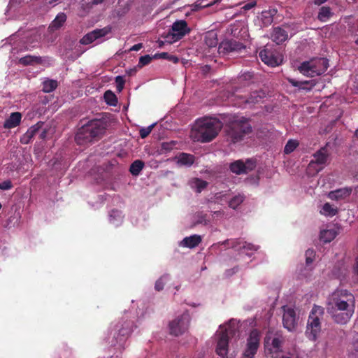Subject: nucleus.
I'll list each match as a JSON object with an SVG mask.
<instances>
[{
    "label": "nucleus",
    "mask_w": 358,
    "mask_h": 358,
    "mask_svg": "<svg viewBox=\"0 0 358 358\" xmlns=\"http://www.w3.org/2000/svg\"><path fill=\"white\" fill-rule=\"evenodd\" d=\"M355 303L351 292L346 289L336 290L328 298L327 312L335 323L345 325L355 313Z\"/></svg>",
    "instance_id": "f257e3e1"
},
{
    "label": "nucleus",
    "mask_w": 358,
    "mask_h": 358,
    "mask_svg": "<svg viewBox=\"0 0 358 358\" xmlns=\"http://www.w3.org/2000/svg\"><path fill=\"white\" fill-rule=\"evenodd\" d=\"M222 127V123L216 118H203L196 122L195 126L196 141L207 143L214 139Z\"/></svg>",
    "instance_id": "f03ea898"
},
{
    "label": "nucleus",
    "mask_w": 358,
    "mask_h": 358,
    "mask_svg": "<svg viewBox=\"0 0 358 358\" xmlns=\"http://www.w3.org/2000/svg\"><path fill=\"white\" fill-rule=\"evenodd\" d=\"M106 123L100 120H93L83 125L77 132L75 140L79 145H83L100 138L106 129Z\"/></svg>",
    "instance_id": "7ed1b4c3"
},
{
    "label": "nucleus",
    "mask_w": 358,
    "mask_h": 358,
    "mask_svg": "<svg viewBox=\"0 0 358 358\" xmlns=\"http://www.w3.org/2000/svg\"><path fill=\"white\" fill-rule=\"evenodd\" d=\"M251 131L252 127L249 121L243 117L234 118L226 127L228 138L234 143L242 141Z\"/></svg>",
    "instance_id": "20e7f679"
},
{
    "label": "nucleus",
    "mask_w": 358,
    "mask_h": 358,
    "mask_svg": "<svg viewBox=\"0 0 358 358\" xmlns=\"http://www.w3.org/2000/svg\"><path fill=\"white\" fill-rule=\"evenodd\" d=\"M220 331L217 333V343L216 352L220 357L224 358L228 353L229 341L234 337L236 333L235 324L231 322L224 326H220Z\"/></svg>",
    "instance_id": "39448f33"
},
{
    "label": "nucleus",
    "mask_w": 358,
    "mask_h": 358,
    "mask_svg": "<svg viewBox=\"0 0 358 358\" xmlns=\"http://www.w3.org/2000/svg\"><path fill=\"white\" fill-rule=\"evenodd\" d=\"M323 314L322 307L314 306L309 315L306 335L311 341H315L321 331L320 317Z\"/></svg>",
    "instance_id": "423d86ee"
},
{
    "label": "nucleus",
    "mask_w": 358,
    "mask_h": 358,
    "mask_svg": "<svg viewBox=\"0 0 358 358\" xmlns=\"http://www.w3.org/2000/svg\"><path fill=\"white\" fill-rule=\"evenodd\" d=\"M329 67V61L326 58H317L303 62L299 69L308 77H315L323 74Z\"/></svg>",
    "instance_id": "0eeeda50"
},
{
    "label": "nucleus",
    "mask_w": 358,
    "mask_h": 358,
    "mask_svg": "<svg viewBox=\"0 0 358 358\" xmlns=\"http://www.w3.org/2000/svg\"><path fill=\"white\" fill-rule=\"evenodd\" d=\"M190 31L185 20H177L173 24L169 33L165 35V41L171 44L182 38Z\"/></svg>",
    "instance_id": "6e6552de"
},
{
    "label": "nucleus",
    "mask_w": 358,
    "mask_h": 358,
    "mask_svg": "<svg viewBox=\"0 0 358 358\" xmlns=\"http://www.w3.org/2000/svg\"><path fill=\"white\" fill-rule=\"evenodd\" d=\"M329 152L326 148H322L313 155L312 159L308 166L307 171L311 175H315L321 171L326 165L329 159Z\"/></svg>",
    "instance_id": "1a4fd4ad"
},
{
    "label": "nucleus",
    "mask_w": 358,
    "mask_h": 358,
    "mask_svg": "<svg viewBox=\"0 0 358 358\" xmlns=\"http://www.w3.org/2000/svg\"><path fill=\"white\" fill-rule=\"evenodd\" d=\"M190 316L184 313L180 317L169 323V331L171 335L178 336L184 334L189 328Z\"/></svg>",
    "instance_id": "9d476101"
},
{
    "label": "nucleus",
    "mask_w": 358,
    "mask_h": 358,
    "mask_svg": "<svg viewBox=\"0 0 358 358\" xmlns=\"http://www.w3.org/2000/svg\"><path fill=\"white\" fill-rule=\"evenodd\" d=\"M284 342V337L280 334H277L273 338L266 336L264 341L266 353L272 358L278 357L282 351Z\"/></svg>",
    "instance_id": "9b49d317"
},
{
    "label": "nucleus",
    "mask_w": 358,
    "mask_h": 358,
    "mask_svg": "<svg viewBox=\"0 0 358 358\" xmlns=\"http://www.w3.org/2000/svg\"><path fill=\"white\" fill-rule=\"evenodd\" d=\"M260 334L257 329L250 331L241 358H254L259 346Z\"/></svg>",
    "instance_id": "f8f14e48"
},
{
    "label": "nucleus",
    "mask_w": 358,
    "mask_h": 358,
    "mask_svg": "<svg viewBox=\"0 0 358 358\" xmlns=\"http://www.w3.org/2000/svg\"><path fill=\"white\" fill-rule=\"evenodd\" d=\"M259 55L262 61L268 66H276L282 62L281 55L271 45H266Z\"/></svg>",
    "instance_id": "ddd939ff"
},
{
    "label": "nucleus",
    "mask_w": 358,
    "mask_h": 358,
    "mask_svg": "<svg viewBox=\"0 0 358 358\" xmlns=\"http://www.w3.org/2000/svg\"><path fill=\"white\" fill-rule=\"evenodd\" d=\"M245 46L236 40H226L221 42L218 46L219 54L226 55L231 52H238L244 50Z\"/></svg>",
    "instance_id": "4468645a"
},
{
    "label": "nucleus",
    "mask_w": 358,
    "mask_h": 358,
    "mask_svg": "<svg viewBox=\"0 0 358 358\" xmlns=\"http://www.w3.org/2000/svg\"><path fill=\"white\" fill-rule=\"evenodd\" d=\"M256 166L255 161L248 159L245 163L242 160H237L230 164V171L237 175L247 173L252 171Z\"/></svg>",
    "instance_id": "2eb2a0df"
},
{
    "label": "nucleus",
    "mask_w": 358,
    "mask_h": 358,
    "mask_svg": "<svg viewBox=\"0 0 358 358\" xmlns=\"http://www.w3.org/2000/svg\"><path fill=\"white\" fill-rule=\"evenodd\" d=\"M282 323L285 328L289 331H294L297 326L295 310L289 307L283 306Z\"/></svg>",
    "instance_id": "dca6fc26"
},
{
    "label": "nucleus",
    "mask_w": 358,
    "mask_h": 358,
    "mask_svg": "<svg viewBox=\"0 0 358 358\" xmlns=\"http://www.w3.org/2000/svg\"><path fill=\"white\" fill-rule=\"evenodd\" d=\"M111 31L110 27H105L103 29H96L93 30L92 31L85 35L81 39L80 43L84 45H88L95 40L105 36L108 33Z\"/></svg>",
    "instance_id": "f3484780"
},
{
    "label": "nucleus",
    "mask_w": 358,
    "mask_h": 358,
    "mask_svg": "<svg viewBox=\"0 0 358 358\" xmlns=\"http://www.w3.org/2000/svg\"><path fill=\"white\" fill-rule=\"evenodd\" d=\"M271 39L277 45L282 44L288 39L287 32L281 27H275L271 34Z\"/></svg>",
    "instance_id": "a211bd4d"
},
{
    "label": "nucleus",
    "mask_w": 358,
    "mask_h": 358,
    "mask_svg": "<svg viewBox=\"0 0 358 358\" xmlns=\"http://www.w3.org/2000/svg\"><path fill=\"white\" fill-rule=\"evenodd\" d=\"M352 192V189L351 187H344L336 189L334 191H331L328 197L332 200H339L348 197Z\"/></svg>",
    "instance_id": "6ab92c4d"
},
{
    "label": "nucleus",
    "mask_w": 358,
    "mask_h": 358,
    "mask_svg": "<svg viewBox=\"0 0 358 358\" xmlns=\"http://www.w3.org/2000/svg\"><path fill=\"white\" fill-rule=\"evenodd\" d=\"M22 115L19 112L12 113L10 117L6 120L3 127L6 129H12L18 126L21 122Z\"/></svg>",
    "instance_id": "aec40b11"
},
{
    "label": "nucleus",
    "mask_w": 358,
    "mask_h": 358,
    "mask_svg": "<svg viewBox=\"0 0 358 358\" xmlns=\"http://www.w3.org/2000/svg\"><path fill=\"white\" fill-rule=\"evenodd\" d=\"M45 59L42 57L26 55L19 59V64L26 66L34 64H42Z\"/></svg>",
    "instance_id": "412c9836"
},
{
    "label": "nucleus",
    "mask_w": 358,
    "mask_h": 358,
    "mask_svg": "<svg viewBox=\"0 0 358 358\" xmlns=\"http://www.w3.org/2000/svg\"><path fill=\"white\" fill-rule=\"evenodd\" d=\"M201 237L199 235H192L185 237L180 243V245L189 248H193L197 246L201 242Z\"/></svg>",
    "instance_id": "4be33fe9"
},
{
    "label": "nucleus",
    "mask_w": 358,
    "mask_h": 358,
    "mask_svg": "<svg viewBox=\"0 0 358 358\" xmlns=\"http://www.w3.org/2000/svg\"><path fill=\"white\" fill-rule=\"evenodd\" d=\"M176 159H177L178 164L187 166H190L192 165L195 160V157L193 155L185 152L179 154V155L177 156Z\"/></svg>",
    "instance_id": "5701e85b"
},
{
    "label": "nucleus",
    "mask_w": 358,
    "mask_h": 358,
    "mask_svg": "<svg viewBox=\"0 0 358 358\" xmlns=\"http://www.w3.org/2000/svg\"><path fill=\"white\" fill-rule=\"evenodd\" d=\"M66 20V15L64 13H59L55 20L51 22L48 29L50 31L59 29Z\"/></svg>",
    "instance_id": "b1692460"
},
{
    "label": "nucleus",
    "mask_w": 358,
    "mask_h": 358,
    "mask_svg": "<svg viewBox=\"0 0 358 358\" xmlns=\"http://www.w3.org/2000/svg\"><path fill=\"white\" fill-rule=\"evenodd\" d=\"M205 44L209 48H216L218 44L217 34L213 31H208L204 36Z\"/></svg>",
    "instance_id": "393cba45"
},
{
    "label": "nucleus",
    "mask_w": 358,
    "mask_h": 358,
    "mask_svg": "<svg viewBox=\"0 0 358 358\" xmlns=\"http://www.w3.org/2000/svg\"><path fill=\"white\" fill-rule=\"evenodd\" d=\"M337 235L335 229H325L320 232V240L324 243H330Z\"/></svg>",
    "instance_id": "a878e982"
},
{
    "label": "nucleus",
    "mask_w": 358,
    "mask_h": 358,
    "mask_svg": "<svg viewBox=\"0 0 358 358\" xmlns=\"http://www.w3.org/2000/svg\"><path fill=\"white\" fill-rule=\"evenodd\" d=\"M264 96L265 93L263 91H255L250 94V97L245 99L243 102L254 104L260 101Z\"/></svg>",
    "instance_id": "bb28decb"
},
{
    "label": "nucleus",
    "mask_w": 358,
    "mask_h": 358,
    "mask_svg": "<svg viewBox=\"0 0 358 358\" xmlns=\"http://www.w3.org/2000/svg\"><path fill=\"white\" fill-rule=\"evenodd\" d=\"M144 167V162L141 160H135L130 166L129 171L133 176H138Z\"/></svg>",
    "instance_id": "cd10ccee"
},
{
    "label": "nucleus",
    "mask_w": 358,
    "mask_h": 358,
    "mask_svg": "<svg viewBox=\"0 0 358 358\" xmlns=\"http://www.w3.org/2000/svg\"><path fill=\"white\" fill-rule=\"evenodd\" d=\"M333 13L329 6H322L318 13L317 19L321 22H325Z\"/></svg>",
    "instance_id": "c85d7f7f"
},
{
    "label": "nucleus",
    "mask_w": 358,
    "mask_h": 358,
    "mask_svg": "<svg viewBox=\"0 0 358 358\" xmlns=\"http://www.w3.org/2000/svg\"><path fill=\"white\" fill-rule=\"evenodd\" d=\"M289 83L292 84V85L294 86V87H299V89H302V90H305L306 91H310L312 90V88L313 87V86L315 85V84H312L310 87H306V85H308L310 83V81H303V82H301V81H297L294 79H292V78H289L288 79Z\"/></svg>",
    "instance_id": "c756f323"
},
{
    "label": "nucleus",
    "mask_w": 358,
    "mask_h": 358,
    "mask_svg": "<svg viewBox=\"0 0 358 358\" xmlns=\"http://www.w3.org/2000/svg\"><path fill=\"white\" fill-rule=\"evenodd\" d=\"M245 200V196L243 194H238L234 196L229 202V206L233 209H236L239 205H241Z\"/></svg>",
    "instance_id": "7c9ffc66"
},
{
    "label": "nucleus",
    "mask_w": 358,
    "mask_h": 358,
    "mask_svg": "<svg viewBox=\"0 0 358 358\" xmlns=\"http://www.w3.org/2000/svg\"><path fill=\"white\" fill-rule=\"evenodd\" d=\"M105 101L110 106H116L117 103V99L116 97V95L111 92L110 90H108L104 93L103 95Z\"/></svg>",
    "instance_id": "2f4dec72"
},
{
    "label": "nucleus",
    "mask_w": 358,
    "mask_h": 358,
    "mask_svg": "<svg viewBox=\"0 0 358 358\" xmlns=\"http://www.w3.org/2000/svg\"><path fill=\"white\" fill-rule=\"evenodd\" d=\"M57 87V82L55 80H47L43 83V91L44 92H51Z\"/></svg>",
    "instance_id": "473e14b6"
},
{
    "label": "nucleus",
    "mask_w": 358,
    "mask_h": 358,
    "mask_svg": "<svg viewBox=\"0 0 358 358\" xmlns=\"http://www.w3.org/2000/svg\"><path fill=\"white\" fill-rule=\"evenodd\" d=\"M154 58L167 59L170 62H172L174 64H176L179 62V59L177 57L172 55H169L168 52L155 54Z\"/></svg>",
    "instance_id": "72a5a7b5"
},
{
    "label": "nucleus",
    "mask_w": 358,
    "mask_h": 358,
    "mask_svg": "<svg viewBox=\"0 0 358 358\" xmlns=\"http://www.w3.org/2000/svg\"><path fill=\"white\" fill-rule=\"evenodd\" d=\"M337 208L334 207L329 203H326L322 207V213H323L325 215L334 216L337 213Z\"/></svg>",
    "instance_id": "f704fd0d"
},
{
    "label": "nucleus",
    "mask_w": 358,
    "mask_h": 358,
    "mask_svg": "<svg viewBox=\"0 0 358 358\" xmlns=\"http://www.w3.org/2000/svg\"><path fill=\"white\" fill-rule=\"evenodd\" d=\"M299 145V142L296 140H289L286 143L284 152L285 154L292 152Z\"/></svg>",
    "instance_id": "c9c22d12"
},
{
    "label": "nucleus",
    "mask_w": 358,
    "mask_h": 358,
    "mask_svg": "<svg viewBox=\"0 0 358 358\" xmlns=\"http://www.w3.org/2000/svg\"><path fill=\"white\" fill-rule=\"evenodd\" d=\"M170 279L169 275H162L159 280H157L155 288L157 291H161L163 289L164 284L169 281Z\"/></svg>",
    "instance_id": "e433bc0d"
},
{
    "label": "nucleus",
    "mask_w": 358,
    "mask_h": 358,
    "mask_svg": "<svg viewBox=\"0 0 358 358\" xmlns=\"http://www.w3.org/2000/svg\"><path fill=\"white\" fill-rule=\"evenodd\" d=\"M193 183L194 186L196 188L197 192H201L208 185V182L206 181L199 178H195Z\"/></svg>",
    "instance_id": "4c0bfd02"
},
{
    "label": "nucleus",
    "mask_w": 358,
    "mask_h": 358,
    "mask_svg": "<svg viewBox=\"0 0 358 358\" xmlns=\"http://www.w3.org/2000/svg\"><path fill=\"white\" fill-rule=\"evenodd\" d=\"M306 255V264L307 266H309L314 261L315 257V252L314 250L308 249L305 253Z\"/></svg>",
    "instance_id": "58836bf2"
},
{
    "label": "nucleus",
    "mask_w": 358,
    "mask_h": 358,
    "mask_svg": "<svg viewBox=\"0 0 358 358\" xmlns=\"http://www.w3.org/2000/svg\"><path fill=\"white\" fill-rule=\"evenodd\" d=\"M44 123L43 122H38L35 125L31 127L27 132H28L31 137L33 138L36 134L40 131V129H42Z\"/></svg>",
    "instance_id": "ea45409f"
},
{
    "label": "nucleus",
    "mask_w": 358,
    "mask_h": 358,
    "mask_svg": "<svg viewBox=\"0 0 358 358\" xmlns=\"http://www.w3.org/2000/svg\"><path fill=\"white\" fill-rule=\"evenodd\" d=\"M176 145V141H170V142H164L162 144V151L163 152H170L173 149L175 145Z\"/></svg>",
    "instance_id": "a19ab883"
},
{
    "label": "nucleus",
    "mask_w": 358,
    "mask_h": 358,
    "mask_svg": "<svg viewBox=\"0 0 358 358\" xmlns=\"http://www.w3.org/2000/svg\"><path fill=\"white\" fill-rule=\"evenodd\" d=\"M125 80L122 76H118L115 78L116 89L118 92H121L124 89Z\"/></svg>",
    "instance_id": "79ce46f5"
},
{
    "label": "nucleus",
    "mask_w": 358,
    "mask_h": 358,
    "mask_svg": "<svg viewBox=\"0 0 358 358\" xmlns=\"http://www.w3.org/2000/svg\"><path fill=\"white\" fill-rule=\"evenodd\" d=\"M155 125V124H152V125H150L148 127L141 128L139 131L140 136L142 138H146L151 133Z\"/></svg>",
    "instance_id": "37998d69"
},
{
    "label": "nucleus",
    "mask_w": 358,
    "mask_h": 358,
    "mask_svg": "<svg viewBox=\"0 0 358 358\" xmlns=\"http://www.w3.org/2000/svg\"><path fill=\"white\" fill-rule=\"evenodd\" d=\"M205 0H201V1H198L197 2H196L195 5H194V10H198L199 8H206V7H208V6H212L213 4L217 3V2H220L221 0H216V1H214L213 2H211L208 4H203V1H204Z\"/></svg>",
    "instance_id": "c03bdc74"
},
{
    "label": "nucleus",
    "mask_w": 358,
    "mask_h": 358,
    "mask_svg": "<svg viewBox=\"0 0 358 358\" xmlns=\"http://www.w3.org/2000/svg\"><path fill=\"white\" fill-rule=\"evenodd\" d=\"M113 220H117L118 221H121L122 220V213L117 210H113L110 213V220L111 222H113Z\"/></svg>",
    "instance_id": "a18cd8bd"
},
{
    "label": "nucleus",
    "mask_w": 358,
    "mask_h": 358,
    "mask_svg": "<svg viewBox=\"0 0 358 358\" xmlns=\"http://www.w3.org/2000/svg\"><path fill=\"white\" fill-rule=\"evenodd\" d=\"M25 3V0H10L8 6L10 9L21 7Z\"/></svg>",
    "instance_id": "49530a36"
},
{
    "label": "nucleus",
    "mask_w": 358,
    "mask_h": 358,
    "mask_svg": "<svg viewBox=\"0 0 358 358\" xmlns=\"http://www.w3.org/2000/svg\"><path fill=\"white\" fill-rule=\"evenodd\" d=\"M152 58L150 55L142 56L139 59L138 66L142 67L150 63Z\"/></svg>",
    "instance_id": "de8ad7c7"
},
{
    "label": "nucleus",
    "mask_w": 358,
    "mask_h": 358,
    "mask_svg": "<svg viewBox=\"0 0 358 358\" xmlns=\"http://www.w3.org/2000/svg\"><path fill=\"white\" fill-rule=\"evenodd\" d=\"M239 248L247 250L256 251L258 249V246H256L252 243L244 242L242 243V245L239 247Z\"/></svg>",
    "instance_id": "09e8293b"
},
{
    "label": "nucleus",
    "mask_w": 358,
    "mask_h": 358,
    "mask_svg": "<svg viewBox=\"0 0 358 358\" xmlns=\"http://www.w3.org/2000/svg\"><path fill=\"white\" fill-rule=\"evenodd\" d=\"M13 187V184L10 180H5L2 182H0V189L3 190L10 189Z\"/></svg>",
    "instance_id": "8fccbe9b"
},
{
    "label": "nucleus",
    "mask_w": 358,
    "mask_h": 358,
    "mask_svg": "<svg viewBox=\"0 0 358 358\" xmlns=\"http://www.w3.org/2000/svg\"><path fill=\"white\" fill-rule=\"evenodd\" d=\"M253 76H254V75L252 73L246 72V73H244L243 74H242L239 77V80L241 81H249L253 78Z\"/></svg>",
    "instance_id": "3c124183"
},
{
    "label": "nucleus",
    "mask_w": 358,
    "mask_h": 358,
    "mask_svg": "<svg viewBox=\"0 0 358 358\" xmlns=\"http://www.w3.org/2000/svg\"><path fill=\"white\" fill-rule=\"evenodd\" d=\"M31 138H32L31 136L28 132H26L20 138V142L23 144H28L30 142V141L31 140Z\"/></svg>",
    "instance_id": "603ef678"
},
{
    "label": "nucleus",
    "mask_w": 358,
    "mask_h": 358,
    "mask_svg": "<svg viewBox=\"0 0 358 358\" xmlns=\"http://www.w3.org/2000/svg\"><path fill=\"white\" fill-rule=\"evenodd\" d=\"M255 6H256V1H253L252 2L246 3L243 8L245 10H250V9L252 8Z\"/></svg>",
    "instance_id": "864d4df0"
},
{
    "label": "nucleus",
    "mask_w": 358,
    "mask_h": 358,
    "mask_svg": "<svg viewBox=\"0 0 358 358\" xmlns=\"http://www.w3.org/2000/svg\"><path fill=\"white\" fill-rule=\"evenodd\" d=\"M142 48H143V45H142V43H137V44H135L134 45H133V46L130 48V50H131V51H138V50H141Z\"/></svg>",
    "instance_id": "5fc2aeb1"
},
{
    "label": "nucleus",
    "mask_w": 358,
    "mask_h": 358,
    "mask_svg": "<svg viewBox=\"0 0 358 358\" xmlns=\"http://www.w3.org/2000/svg\"><path fill=\"white\" fill-rule=\"evenodd\" d=\"M38 134H39L40 138L44 139L46 137L47 131H46V129L41 130V129L40 131Z\"/></svg>",
    "instance_id": "6e6d98bb"
},
{
    "label": "nucleus",
    "mask_w": 358,
    "mask_h": 358,
    "mask_svg": "<svg viewBox=\"0 0 358 358\" xmlns=\"http://www.w3.org/2000/svg\"><path fill=\"white\" fill-rule=\"evenodd\" d=\"M105 0H92L91 2L92 6L102 3Z\"/></svg>",
    "instance_id": "4d7b16f0"
},
{
    "label": "nucleus",
    "mask_w": 358,
    "mask_h": 358,
    "mask_svg": "<svg viewBox=\"0 0 358 358\" xmlns=\"http://www.w3.org/2000/svg\"><path fill=\"white\" fill-rule=\"evenodd\" d=\"M163 37H164V41H162V40H159V41H157L158 46H159V48H162V47L164 45V43H166V41H165V36H163ZM166 43H168L166 42Z\"/></svg>",
    "instance_id": "13d9d810"
},
{
    "label": "nucleus",
    "mask_w": 358,
    "mask_h": 358,
    "mask_svg": "<svg viewBox=\"0 0 358 358\" xmlns=\"http://www.w3.org/2000/svg\"><path fill=\"white\" fill-rule=\"evenodd\" d=\"M327 1V0H315L314 3H315V4L319 6V5H321V4L324 3Z\"/></svg>",
    "instance_id": "bf43d9fd"
},
{
    "label": "nucleus",
    "mask_w": 358,
    "mask_h": 358,
    "mask_svg": "<svg viewBox=\"0 0 358 358\" xmlns=\"http://www.w3.org/2000/svg\"><path fill=\"white\" fill-rule=\"evenodd\" d=\"M354 271L355 273L358 274V262L354 266Z\"/></svg>",
    "instance_id": "052dcab7"
},
{
    "label": "nucleus",
    "mask_w": 358,
    "mask_h": 358,
    "mask_svg": "<svg viewBox=\"0 0 358 358\" xmlns=\"http://www.w3.org/2000/svg\"><path fill=\"white\" fill-rule=\"evenodd\" d=\"M354 345H356V347H357L356 350H357V351H358V341H357L356 342H355Z\"/></svg>",
    "instance_id": "680f3d73"
},
{
    "label": "nucleus",
    "mask_w": 358,
    "mask_h": 358,
    "mask_svg": "<svg viewBox=\"0 0 358 358\" xmlns=\"http://www.w3.org/2000/svg\"><path fill=\"white\" fill-rule=\"evenodd\" d=\"M355 43H356L357 45H358V38H357V40L355 41Z\"/></svg>",
    "instance_id": "e2e57ef3"
},
{
    "label": "nucleus",
    "mask_w": 358,
    "mask_h": 358,
    "mask_svg": "<svg viewBox=\"0 0 358 358\" xmlns=\"http://www.w3.org/2000/svg\"><path fill=\"white\" fill-rule=\"evenodd\" d=\"M205 1H206V0L204 1H203V4H208L209 3H206Z\"/></svg>",
    "instance_id": "0e129e2a"
},
{
    "label": "nucleus",
    "mask_w": 358,
    "mask_h": 358,
    "mask_svg": "<svg viewBox=\"0 0 358 358\" xmlns=\"http://www.w3.org/2000/svg\"><path fill=\"white\" fill-rule=\"evenodd\" d=\"M231 246H232L233 248L236 247V245H234V243H232V245H231Z\"/></svg>",
    "instance_id": "69168bd1"
},
{
    "label": "nucleus",
    "mask_w": 358,
    "mask_h": 358,
    "mask_svg": "<svg viewBox=\"0 0 358 358\" xmlns=\"http://www.w3.org/2000/svg\"><path fill=\"white\" fill-rule=\"evenodd\" d=\"M357 31H358V28H357Z\"/></svg>",
    "instance_id": "338daca9"
}]
</instances>
